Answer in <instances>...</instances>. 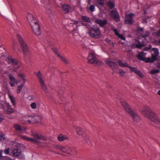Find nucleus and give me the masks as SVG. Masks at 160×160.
I'll list each match as a JSON object with an SVG mask.
<instances>
[{
	"instance_id": "obj_16",
	"label": "nucleus",
	"mask_w": 160,
	"mask_h": 160,
	"mask_svg": "<svg viewBox=\"0 0 160 160\" xmlns=\"http://www.w3.org/2000/svg\"><path fill=\"white\" fill-rule=\"evenodd\" d=\"M130 71L131 72H134L136 74L139 76L141 78H143V75H142L141 72L140 70H137V68L134 67H130Z\"/></svg>"
},
{
	"instance_id": "obj_55",
	"label": "nucleus",
	"mask_w": 160,
	"mask_h": 160,
	"mask_svg": "<svg viewBox=\"0 0 160 160\" xmlns=\"http://www.w3.org/2000/svg\"><path fill=\"white\" fill-rule=\"evenodd\" d=\"M148 48H144V50L145 51H147V50H148Z\"/></svg>"
},
{
	"instance_id": "obj_51",
	"label": "nucleus",
	"mask_w": 160,
	"mask_h": 160,
	"mask_svg": "<svg viewBox=\"0 0 160 160\" xmlns=\"http://www.w3.org/2000/svg\"><path fill=\"white\" fill-rule=\"evenodd\" d=\"M106 41L108 43H109L111 42V41L108 38L106 39Z\"/></svg>"
},
{
	"instance_id": "obj_20",
	"label": "nucleus",
	"mask_w": 160,
	"mask_h": 160,
	"mask_svg": "<svg viewBox=\"0 0 160 160\" xmlns=\"http://www.w3.org/2000/svg\"><path fill=\"white\" fill-rule=\"evenodd\" d=\"M52 49L53 51L57 55V56L59 57L62 61L65 63H68L67 61L63 57L61 56L60 54L57 53V50L55 48H52Z\"/></svg>"
},
{
	"instance_id": "obj_42",
	"label": "nucleus",
	"mask_w": 160,
	"mask_h": 160,
	"mask_svg": "<svg viewBox=\"0 0 160 160\" xmlns=\"http://www.w3.org/2000/svg\"><path fill=\"white\" fill-rule=\"evenodd\" d=\"M118 37L120 38L121 39L125 41L126 40L125 38L123 36L122 34H120L118 36Z\"/></svg>"
},
{
	"instance_id": "obj_58",
	"label": "nucleus",
	"mask_w": 160,
	"mask_h": 160,
	"mask_svg": "<svg viewBox=\"0 0 160 160\" xmlns=\"http://www.w3.org/2000/svg\"><path fill=\"white\" fill-rule=\"evenodd\" d=\"M41 2H42V3H44V4L45 3H44V1H43V0H41Z\"/></svg>"
},
{
	"instance_id": "obj_48",
	"label": "nucleus",
	"mask_w": 160,
	"mask_h": 160,
	"mask_svg": "<svg viewBox=\"0 0 160 160\" xmlns=\"http://www.w3.org/2000/svg\"><path fill=\"white\" fill-rule=\"evenodd\" d=\"M85 22H83V21H82V24L84 26H85L87 27H88V24Z\"/></svg>"
},
{
	"instance_id": "obj_22",
	"label": "nucleus",
	"mask_w": 160,
	"mask_h": 160,
	"mask_svg": "<svg viewBox=\"0 0 160 160\" xmlns=\"http://www.w3.org/2000/svg\"><path fill=\"white\" fill-rule=\"evenodd\" d=\"M81 142L83 143L89 144L90 142L88 137L86 134H84L82 139Z\"/></svg>"
},
{
	"instance_id": "obj_46",
	"label": "nucleus",
	"mask_w": 160,
	"mask_h": 160,
	"mask_svg": "<svg viewBox=\"0 0 160 160\" xmlns=\"http://www.w3.org/2000/svg\"><path fill=\"white\" fill-rule=\"evenodd\" d=\"M4 135L2 134L1 135H0V140H3L4 139Z\"/></svg>"
},
{
	"instance_id": "obj_13",
	"label": "nucleus",
	"mask_w": 160,
	"mask_h": 160,
	"mask_svg": "<svg viewBox=\"0 0 160 160\" xmlns=\"http://www.w3.org/2000/svg\"><path fill=\"white\" fill-rule=\"evenodd\" d=\"M37 76L39 79V81L42 87V89L43 90L46 92L47 90L46 86L44 83V81L43 80L42 77V74L40 71L38 72L37 74Z\"/></svg>"
},
{
	"instance_id": "obj_29",
	"label": "nucleus",
	"mask_w": 160,
	"mask_h": 160,
	"mask_svg": "<svg viewBox=\"0 0 160 160\" xmlns=\"http://www.w3.org/2000/svg\"><path fill=\"white\" fill-rule=\"evenodd\" d=\"M76 130L77 132V133L79 135H82L84 134L83 130L81 128L77 127L76 128Z\"/></svg>"
},
{
	"instance_id": "obj_41",
	"label": "nucleus",
	"mask_w": 160,
	"mask_h": 160,
	"mask_svg": "<svg viewBox=\"0 0 160 160\" xmlns=\"http://www.w3.org/2000/svg\"><path fill=\"white\" fill-rule=\"evenodd\" d=\"M119 74L121 76H123L125 75V72L123 71V70H120V71L119 72Z\"/></svg>"
},
{
	"instance_id": "obj_11",
	"label": "nucleus",
	"mask_w": 160,
	"mask_h": 160,
	"mask_svg": "<svg viewBox=\"0 0 160 160\" xmlns=\"http://www.w3.org/2000/svg\"><path fill=\"white\" fill-rule=\"evenodd\" d=\"M107 64L114 71L119 70L118 64L116 63L112 62L109 59H107L105 61Z\"/></svg>"
},
{
	"instance_id": "obj_17",
	"label": "nucleus",
	"mask_w": 160,
	"mask_h": 160,
	"mask_svg": "<svg viewBox=\"0 0 160 160\" xmlns=\"http://www.w3.org/2000/svg\"><path fill=\"white\" fill-rule=\"evenodd\" d=\"M95 22L99 24L101 27H104L108 23V21L106 19L102 20L99 19H96Z\"/></svg>"
},
{
	"instance_id": "obj_28",
	"label": "nucleus",
	"mask_w": 160,
	"mask_h": 160,
	"mask_svg": "<svg viewBox=\"0 0 160 160\" xmlns=\"http://www.w3.org/2000/svg\"><path fill=\"white\" fill-rule=\"evenodd\" d=\"M58 140L61 142L68 139V137L66 135H63L62 134H60L58 137Z\"/></svg>"
},
{
	"instance_id": "obj_62",
	"label": "nucleus",
	"mask_w": 160,
	"mask_h": 160,
	"mask_svg": "<svg viewBox=\"0 0 160 160\" xmlns=\"http://www.w3.org/2000/svg\"><path fill=\"white\" fill-rule=\"evenodd\" d=\"M13 48H14V46H14V45L15 43H14V41H13Z\"/></svg>"
},
{
	"instance_id": "obj_25",
	"label": "nucleus",
	"mask_w": 160,
	"mask_h": 160,
	"mask_svg": "<svg viewBox=\"0 0 160 160\" xmlns=\"http://www.w3.org/2000/svg\"><path fill=\"white\" fill-rule=\"evenodd\" d=\"M118 63L119 66L124 67H128L130 68V67H132L128 65L127 62L123 63L120 60L118 61Z\"/></svg>"
},
{
	"instance_id": "obj_12",
	"label": "nucleus",
	"mask_w": 160,
	"mask_h": 160,
	"mask_svg": "<svg viewBox=\"0 0 160 160\" xmlns=\"http://www.w3.org/2000/svg\"><path fill=\"white\" fill-rule=\"evenodd\" d=\"M135 16V14L132 13L126 14L125 15L126 19L124 21L125 23L126 24L129 25L132 24L134 22L133 18Z\"/></svg>"
},
{
	"instance_id": "obj_14",
	"label": "nucleus",
	"mask_w": 160,
	"mask_h": 160,
	"mask_svg": "<svg viewBox=\"0 0 160 160\" xmlns=\"http://www.w3.org/2000/svg\"><path fill=\"white\" fill-rule=\"evenodd\" d=\"M12 153L14 156L18 158H22L23 157L22 154L21 149L18 147H17L14 148L12 150Z\"/></svg>"
},
{
	"instance_id": "obj_10",
	"label": "nucleus",
	"mask_w": 160,
	"mask_h": 160,
	"mask_svg": "<svg viewBox=\"0 0 160 160\" xmlns=\"http://www.w3.org/2000/svg\"><path fill=\"white\" fill-rule=\"evenodd\" d=\"M145 53L144 52H140L138 55H137L136 57L138 58L141 61H145L146 62H153L156 61L155 59H153V57L152 56L151 58H148L146 59L145 58L143 57L145 55Z\"/></svg>"
},
{
	"instance_id": "obj_50",
	"label": "nucleus",
	"mask_w": 160,
	"mask_h": 160,
	"mask_svg": "<svg viewBox=\"0 0 160 160\" xmlns=\"http://www.w3.org/2000/svg\"><path fill=\"white\" fill-rule=\"evenodd\" d=\"M156 67L160 69V63H158L156 64Z\"/></svg>"
},
{
	"instance_id": "obj_5",
	"label": "nucleus",
	"mask_w": 160,
	"mask_h": 160,
	"mask_svg": "<svg viewBox=\"0 0 160 160\" xmlns=\"http://www.w3.org/2000/svg\"><path fill=\"white\" fill-rule=\"evenodd\" d=\"M17 38L22 49L24 55H27L29 54L30 53L29 49L24 40L19 34L17 35Z\"/></svg>"
},
{
	"instance_id": "obj_47",
	"label": "nucleus",
	"mask_w": 160,
	"mask_h": 160,
	"mask_svg": "<svg viewBox=\"0 0 160 160\" xmlns=\"http://www.w3.org/2000/svg\"><path fill=\"white\" fill-rule=\"evenodd\" d=\"M159 23L160 25V22H159ZM157 35L158 37H160V29L157 32Z\"/></svg>"
},
{
	"instance_id": "obj_43",
	"label": "nucleus",
	"mask_w": 160,
	"mask_h": 160,
	"mask_svg": "<svg viewBox=\"0 0 160 160\" xmlns=\"http://www.w3.org/2000/svg\"><path fill=\"white\" fill-rule=\"evenodd\" d=\"M115 34L117 35L118 36L120 34L118 32V31L116 29H114L113 30Z\"/></svg>"
},
{
	"instance_id": "obj_45",
	"label": "nucleus",
	"mask_w": 160,
	"mask_h": 160,
	"mask_svg": "<svg viewBox=\"0 0 160 160\" xmlns=\"http://www.w3.org/2000/svg\"><path fill=\"white\" fill-rule=\"evenodd\" d=\"M142 46V45L141 44H137L136 45L137 48H141Z\"/></svg>"
},
{
	"instance_id": "obj_31",
	"label": "nucleus",
	"mask_w": 160,
	"mask_h": 160,
	"mask_svg": "<svg viewBox=\"0 0 160 160\" xmlns=\"http://www.w3.org/2000/svg\"><path fill=\"white\" fill-rule=\"evenodd\" d=\"M81 19L83 22H91L89 18L87 17L82 16L81 17Z\"/></svg>"
},
{
	"instance_id": "obj_1",
	"label": "nucleus",
	"mask_w": 160,
	"mask_h": 160,
	"mask_svg": "<svg viewBox=\"0 0 160 160\" xmlns=\"http://www.w3.org/2000/svg\"><path fill=\"white\" fill-rule=\"evenodd\" d=\"M142 113L148 118L150 120L154 122L156 124V127L160 128V120L158 118L157 115L153 111H149V108L148 106L145 107L142 110Z\"/></svg>"
},
{
	"instance_id": "obj_21",
	"label": "nucleus",
	"mask_w": 160,
	"mask_h": 160,
	"mask_svg": "<svg viewBox=\"0 0 160 160\" xmlns=\"http://www.w3.org/2000/svg\"><path fill=\"white\" fill-rule=\"evenodd\" d=\"M152 50L153 52L152 53V56L153 57V59H155L156 60H157V57L159 54L158 50L157 48H153L152 49Z\"/></svg>"
},
{
	"instance_id": "obj_7",
	"label": "nucleus",
	"mask_w": 160,
	"mask_h": 160,
	"mask_svg": "<svg viewBox=\"0 0 160 160\" xmlns=\"http://www.w3.org/2000/svg\"><path fill=\"white\" fill-rule=\"evenodd\" d=\"M7 60L8 64L13 65V71L16 72L20 68L21 65L18 64V61L16 59L12 58L11 56H9Z\"/></svg>"
},
{
	"instance_id": "obj_3",
	"label": "nucleus",
	"mask_w": 160,
	"mask_h": 160,
	"mask_svg": "<svg viewBox=\"0 0 160 160\" xmlns=\"http://www.w3.org/2000/svg\"><path fill=\"white\" fill-rule=\"evenodd\" d=\"M120 102L125 110L132 117L133 121L136 122H138L140 120V118L137 114L132 110L130 106L124 100L121 99L120 100Z\"/></svg>"
},
{
	"instance_id": "obj_4",
	"label": "nucleus",
	"mask_w": 160,
	"mask_h": 160,
	"mask_svg": "<svg viewBox=\"0 0 160 160\" xmlns=\"http://www.w3.org/2000/svg\"><path fill=\"white\" fill-rule=\"evenodd\" d=\"M32 136L35 138L27 137L24 136L22 137L24 140L34 142L36 144L44 142L46 140V138L45 137L37 133H33Z\"/></svg>"
},
{
	"instance_id": "obj_60",
	"label": "nucleus",
	"mask_w": 160,
	"mask_h": 160,
	"mask_svg": "<svg viewBox=\"0 0 160 160\" xmlns=\"http://www.w3.org/2000/svg\"><path fill=\"white\" fill-rule=\"evenodd\" d=\"M45 92L46 93V94H47V93H48V90H47H47H46V92L45 91Z\"/></svg>"
},
{
	"instance_id": "obj_15",
	"label": "nucleus",
	"mask_w": 160,
	"mask_h": 160,
	"mask_svg": "<svg viewBox=\"0 0 160 160\" xmlns=\"http://www.w3.org/2000/svg\"><path fill=\"white\" fill-rule=\"evenodd\" d=\"M111 17L116 21H119L120 20V17L118 13L116 10H111L110 12Z\"/></svg>"
},
{
	"instance_id": "obj_38",
	"label": "nucleus",
	"mask_w": 160,
	"mask_h": 160,
	"mask_svg": "<svg viewBox=\"0 0 160 160\" xmlns=\"http://www.w3.org/2000/svg\"><path fill=\"white\" fill-rule=\"evenodd\" d=\"M98 3L100 5L102 6L104 5V1L103 0H97Z\"/></svg>"
},
{
	"instance_id": "obj_34",
	"label": "nucleus",
	"mask_w": 160,
	"mask_h": 160,
	"mask_svg": "<svg viewBox=\"0 0 160 160\" xmlns=\"http://www.w3.org/2000/svg\"><path fill=\"white\" fill-rule=\"evenodd\" d=\"M24 83H23V84H21L18 87L17 90V92L18 93H20V92L22 90L23 87L24 86Z\"/></svg>"
},
{
	"instance_id": "obj_44",
	"label": "nucleus",
	"mask_w": 160,
	"mask_h": 160,
	"mask_svg": "<svg viewBox=\"0 0 160 160\" xmlns=\"http://www.w3.org/2000/svg\"><path fill=\"white\" fill-rule=\"evenodd\" d=\"M149 32H146L142 36L143 38H145L147 37L149 35Z\"/></svg>"
},
{
	"instance_id": "obj_39",
	"label": "nucleus",
	"mask_w": 160,
	"mask_h": 160,
	"mask_svg": "<svg viewBox=\"0 0 160 160\" xmlns=\"http://www.w3.org/2000/svg\"><path fill=\"white\" fill-rule=\"evenodd\" d=\"M95 6L93 5H92L89 7V9L91 12H93L95 9Z\"/></svg>"
},
{
	"instance_id": "obj_30",
	"label": "nucleus",
	"mask_w": 160,
	"mask_h": 160,
	"mask_svg": "<svg viewBox=\"0 0 160 160\" xmlns=\"http://www.w3.org/2000/svg\"><path fill=\"white\" fill-rule=\"evenodd\" d=\"M9 97L10 100L13 106L15 107L16 106V101L15 98L10 95H9Z\"/></svg>"
},
{
	"instance_id": "obj_61",
	"label": "nucleus",
	"mask_w": 160,
	"mask_h": 160,
	"mask_svg": "<svg viewBox=\"0 0 160 160\" xmlns=\"http://www.w3.org/2000/svg\"><path fill=\"white\" fill-rule=\"evenodd\" d=\"M2 156L0 155V159L2 158Z\"/></svg>"
},
{
	"instance_id": "obj_26",
	"label": "nucleus",
	"mask_w": 160,
	"mask_h": 160,
	"mask_svg": "<svg viewBox=\"0 0 160 160\" xmlns=\"http://www.w3.org/2000/svg\"><path fill=\"white\" fill-rule=\"evenodd\" d=\"M56 148L60 150L61 151L66 153L67 150L68 148V146H66L65 147H63L60 145H57L56 146Z\"/></svg>"
},
{
	"instance_id": "obj_52",
	"label": "nucleus",
	"mask_w": 160,
	"mask_h": 160,
	"mask_svg": "<svg viewBox=\"0 0 160 160\" xmlns=\"http://www.w3.org/2000/svg\"><path fill=\"white\" fill-rule=\"evenodd\" d=\"M54 69V68H52L51 70L49 69L48 70V71H49V72H53V70Z\"/></svg>"
},
{
	"instance_id": "obj_6",
	"label": "nucleus",
	"mask_w": 160,
	"mask_h": 160,
	"mask_svg": "<svg viewBox=\"0 0 160 160\" xmlns=\"http://www.w3.org/2000/svg\"><path fill=\"white\" fill-rule=\"evenodd\" d=\"M25 120V123L28 122L29 124H33L40 122L41 120V118L38 115H33L32 116H26L23 118Z\"/></svg>"
},
{
	"instance_id": "obj_18",
	"label": "nucleus",
	"mask_w": 160,
	"mask_h": 160,
	"mask_svg": "<svg viewBox=\"0 0 160 160\" xmlns=\"http://www.w3.org/2000/svg\"><path fill=\"white\" fill-rule=\"evenodd\" d=\"M14 128L17 133H23L25 131V128H23L17 124L14 125Z\"/></svg>"
},
{
	"instance_id": "obj_36",
	"label": "nucleus",
	"mask_w": 160,
	"mask_h": 160,
	"mask_svg": "<svg viewBox=\"0 0 160 160\" xmlns=\"http://www.w3.org/2000/svg\"><path fill=\"white\" fill-rule=\"evenodd\" d=\"M30 105L31 108L32 109H35L37 108L36 104L35 102L32 103Z\"/></svg>"
},
{
	"instance_id": "obj_63",
	"label": "nucleus",
	"mask_w": 160,
	"mask_h": 160,
	"mask_svg": "<svg viewBox=\"0 0 160 160\" xmlns=\"http://www.w3.org/2000/svg\"><path fill=\"white\" fill-rule=\"evenodd\" d=\"M124 43V42H122L121 43V44H123V43Z\"/></svg>"
},
{
	"instance_id": "obj_19",
	"label": "nucleus",
	"mask_w": 160,
	"mask_h": 160,
	"mask_svg": "<svg viewBox=\"0 0 160 160\" xmlns=\"http://www.w3.org/2000/svg\"><path fill=\"white\" fill-rule=\"evenodd\" d=\"M10 81V84L12 87L15 86V83L17 82V81L13 75L11 74L8 75Z\"/></svg>"
},
{
	"instance_id": "obj_27",
	"label": "nucleus",
	"mask_w": 160,
	"mask_h": 160,
	"mask_svg": "<svg viewBox=\"0 0 160 160\" xmlns=\"http://www.w3.org/2000/svg\"><path fill=\"white\" fill-rule=\"evenodd\" d=\"M6 107L7 108V113L8 114H10L13 112V110L11 108V106L9 103L7 104Z\"/></svg>"
},
{
	"instance_id": "obj_40",
	"label": "nucleus",
	"mask_w": 160,
	"mask_h": 160,
	"mask_svg": "<svg viewBox=\"0 0 160 160\" xmlns=\"http://www.w3.org/2000/svg\"><path fill=\"white\" fill-rule=\"evenodd\" d=\"M10 148H7L4 151V153L6 155L8 154L9 152Z\"/></svg>"
},
{
	"instance_id": "obj_24",
	"label": "nucleus",
	"mask_w": 160,
	"mask_h": 160,
	"mask_svg": "<svg viewBox=\"0 0 160 160\" xmlns=\"http://www.w3.org/2000/svg\"><path fill=\"white\" fill-rule=\"evenodd\" d=\"M62 9L65 13L68 12L70 11V6L68 5H64L62 7Z\"/></svg>"
},
{
	"instance_id": "obj_37",
	"label": "nucleus",
	"mask_w": 160,
	"mask_h": 160,
	"mask_svg": "<svg viewBox=\"0 0 160 160\" xmlns=\"http://www.w3.org/2000/svg\"><path fill=\"white\" fill-rule=\"evenodd\" d=\"M47 13L48 14H50L52 15H53L54 14V12H52L51 9L50 8L47 11Z\"/></svg>"
},
{
	"instance_id": "obj_54",
	"label": "nucleus",
	"mask_w": 160,
	"mask_h": 160,
	"mask_svg": "<svg viewBox=\"0 0 160 160\" xmlns=\"http://www.w3.org/2000/svg\"><path fill=\"white\" fill-rule=\"evenodd\" d=\"M58 92L60 94H62V93H63L62 91H60V92H58Z\"/></svg>"
},
{
	"instance_id": "obj_33",
	"label": "nucleus",
	"mask_w": 160,
	"mask_h": 160,
	"mask_svg": "<svg viewBox=\"0 0 160 160\" xmlns=\"http://www.w3.org/2000/svg\"><path fill=\"white\" fill-rule=\"evenodd\" d=\"M107 6L110 9H112L114 7L115 3L114 2L109 1L107 3Z\"/></svg>"
},
{
	"instance_id": "obj_59",
	"label": "nucleus",
	"mask_w": 160,
	"mask_h": 160,
	"mask_svg": "<svg viewBox=\"0 0 160 160\" xmlns=\"http://www.w3.org/2000/svg\"><path fill=\"white\" fill-rule=\"evenodd\" d=\"M158 42L160 44V39H159L158 41Z\"/></svg>"
},
{
	"instance_id": "obj_57",
	"label": "nucleus",
	"mask_w": 160,
	"mask_h": 160,
	"mask_svg": "<svg viewBox=\"0 0 160 160\" xmlns=\"http://www.w3.org/2000/svg\"><path fill=\"white\" fill-rule=\"evenodd\" d=\"M158 93L159 95H160V90L158 92Z\"/></svg>"
},
{
	"instance_id": "obj_49",
	"label": "nucleus",
	"mask_w": 160,
	"mask_h": 160,
	"mask_svg": "<svg viewBox=\"0 0 160 160\" xmlns=\"http://www.w3.org/2000/svg\"><path fill=\"white\" fill-rule=\"evenodd\" d=\"M143 30V28L140 27H138V31H142Z\"/></svg>"
},
{
	"instance_id": "obj_32",
	"label": "nucleus",
	"mask_w": 160,
	"mask_h": 160,
	"mask_svg": "<svg viewBox=\"0 0 160 160\" xmlns=\"http://www.w3.org/2000/svg\"><path fill=\"white\" fill-rule=\"evenodd\" d=\"M18 77H20L22 78L23 81L24 83H25L26 82V79H25V75L24 73H22L19 72H18L17 74Z\"/></svg>"
},
{
	"instance_id": "obj_8",
	"label": "nucleus",
	"mask_w": 160,
	"mask_h": 160,
	"mask_svg": "<svg viewBox=\"0 0 160 160\" xmlns=\"http://www.w3.org/2000/svg\"><path fill=\"white\" fill-rule=\"evenodd\" d=\"M89 34L91 37L98 38L100 36L99 28L95 26L91 27L89 29Z\"/></svg>"
},
{
	"instance_id": "obj_2",
	"label": "nucleus",
	"mask_w": 160,
	"mask_h": 160,
	"mask_svg": "<svg viewBox=\"0 0 160 160\" xmlns=\"http://www.w3.org/2000/svg\"><path fill=\"white\" fill-rule=\"evenodd\" d=\"M27 20L34 33L37 35H39L41 33L40 27L36 19L30 13H28L27 16Z\"/></svg>"
},
{
	"instance_id": "obj_53",
	"label": "nucleus",
	"mask_w": 160,
	"mask_h": 160,
	"mask_svg": "<svg viewBox=\"0 0 160 160\" xmlns=\"http://www.w3.org/2000/svg\"><path fill=\"white\" fill-rule=\"evenodd\" d=\"M3 119V118L1 117H0V122H2Z\"/></svg>"
},
{
	"instance_id": "obj_9",
	"label": "nucleus",
	"mask_w": 160,
	"mask_h": 160,
	"mask_svg": "<svg viewBox=\"0 0 160 160\" xmlns=\"http://www.w3.org/2000/svg\"><path fill=\"white\" fill-rule=\"evenodd\" d=\"M88 59L89 63L98 66H100L102 64V62L101 61L97 60L93 53H90L89 54Z\"/></svg>"
},
{
	"instance_id": "obj_56",
	"label": "nucleus",
	"mask_w": 160,
	"mask_h": 160,
	"mask_svg": "<svg viewBox=\"0 0 160 160\" xmlns=\"http://www.w3.org/2000/svg\"><path fill=\"white\" fill-rule=\"evenodd\" d=\"M2 150L0 151V155H2Z\"/></svg>"
},
{
	"instance_id": "obj_23",
	"label": "nucleus",
	"mask_w": 160,
	"mask_h": 160,
	"mask_svg": "<svg viewBox=\"0 0 160 160\" xmlns=\"http://www.w3.org/2000/svg\"><path fill=\"white\" fill-rule=\"evenodd\" d=\"M66 153L75 155L76 153V150L68 146V148L67 150Z\"/></svg>"
},
{
	"instance_id": "obj_35",
	"label": "nucleus",
	"mask_w": 160,
	"mask_h": 160,
	"mask_svg": "<svg viewBox=\"0 0 160 160\" xmlns=\"http://www.w3.org/2000/svg\"><path fill=\"white\" fill-rule=\"evenodd\" d=\"M160 72L159 70L158 69H152L150 71V73L151 74H154L158 73Z\"/></svg>"
}]
</instances>
